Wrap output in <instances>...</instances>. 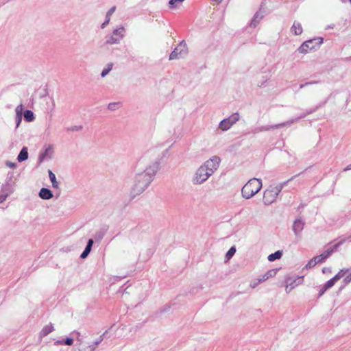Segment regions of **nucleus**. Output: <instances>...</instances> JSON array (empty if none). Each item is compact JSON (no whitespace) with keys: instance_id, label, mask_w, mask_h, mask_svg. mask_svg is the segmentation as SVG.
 <instances>
[{"instance_id":"obj_1","label":"nucleus","mask_w":351,"mask_h":351,"mask_svg":"<svg viewBox=\"0 0 351 351\" xmlns=\"http://www.w3.org/2000/svg\"><path fill=\"white\" fill-rule=\"evenodd\" d=\"M262 188V181L260 179H250L242 188L241 193L245 199H250L256 194Z\"/></svg>"},{"instance_id":"obj_2","label":"nucleus","mask_w":351,"mask_h":351,"mask_svg":"<svg viewBox=\"0 0 351 351\" xmlns=\"http://www.w3.org/2000/svg\"><path fill=\"white\" fill-rule=\"evenodd\" d=\"M280 191L281 188L278 186H270L264 192L263 197L264 203L270 204L275 202Z\"/></svg>"},{"instance_id":"obj_3","label":"nucleus","mask_w":351,"mask_h":351,"mask_svg":"<svg viewBox=\"0 0 351 351\" xmlns=\"http://www.w3.org/2000/svg\"><path fill=\"white\" fill-rule=\"evenodd\" d=\"M348 269H342L339 271V272L331 279L328 280L326 284L323 286V287L319 291V295H322L325 291L330 288L332 287L339 280L343 277L346 276V275L348 274Z\"/></svg>"},{"instance_id":"obj_4","label":"nucleus","mask_w":351,"mask_h":351,"mask_svg":"<svg viewBox=\"0 0 351 351\" xmlns=\"http://www.w3.org/2000/svg\"><path fill=\"white\" fill-rule=\"evenodd\" d=\"M322 42V40L317 41L315 39L307 40L298 48V51L301 53H307L311 50L318 48Z\"/></svg>"},{"instance_id":"obj_5","label":"nucleus","mask_w":351,"mask_h":351,"mask_svg":"<svg viewBox=\"0 0 351 351\" xmlns=\"http://www.w3.org/2000/svg\"><path fill=\"white\" fill-rule=\"evenodd\" d=\"M211 175V171H208V169L203 165L197 171L194 178V182L196 184H201L206 181Z\"/></svg>"},{"instance_id":"obj_6","label":"nucleus","mask_w":351,"mask_h":351,"mask_svg":"<svg viewBox=\"0 0 351 351\" xmlns=\"http://www.w3.org/2000/svg\"><path fill=\"white\" fill-rule=\"evenodd\" d=\"M125 30L121 27L113 31L112 36L106 40L107 44L113 45L118 43L123 38Z\"/></svg>"},{"instance_id":"obj_7","label":"nucleus","mask_w":351,"mask_h":351,"mask_svg":"<svg viewBox=\"0 0 351 351\" xmlns=\"http://www.w3.org/2000/svg\"><path fill=\"white\" fill-rule=\"evenodd\" d=\"M187 53V46L186 43H180L177 47L171 53L169 60H175L183 57Z\"/></svg>"},{"instance_id":"obj_8","label":"nucleus","mask_w":351,"mask_h":351,"mask_svg":"<svg viewBox=\"0 0 351 351\" xmlns=\"http://www.w3.org/2000/svg\"><path fill=\"white\" fill-rule=\"evenodd\" d=\"M239 119V114L238 113H234L232 114L228 119H223L219 123V128L222 130H228L234 123H235Z\"/></svg>"},{"instance_id":"obj_9","label":"nucleus","mask_w":351,"mask_h":351,"mask_svg":"<svg viewBox=\"0 0 351 351\" xmlns=\"http://www.w3.org/2000/svg\"><path fill=\"white\" fill-rule=\"evenodd\" d=\"M219 162L220 158L217 156H213L212 158L207 160L204 166L208 169V171H211V174H213L214 171L219 167Z\"/></svg>"},{"instance_id":"obj_10","label":"nucleus","mask_w":351,"mask_h":351,"mask_svg":"<svg viewBox=\"0 0 351 351\" xmlns=\"http://www.w3.org/2000/svg\"><path fill=\"white\" fill-rule=\"evenodd\" d=\"M39 196L43 199H49L53 197V194L50 190L42 188L40 191Z\"/></svg>"},{"instance_id":"obj_11","label":"nucleus","mask_w":351,"mask_h":351,"mask_svg":"<svg viewBox=\"0 0 351 351\" xmlns=\"http://www.w3.org/2000/svg\"><path fill=\"white\" fill-rule=\"evenodd\" d=\"M291 32L295 35H300L303 32L301 24L298 22L295 21L292 25Z\"/></svg>"},{"instance_id":"obj_12","label":"nucleus","mask_w":351,"mask_h":351,"mask_svg":"<svg viewBox=\"0 0 351 351\" xmlns=\"http://www.w3.org/2000/svg\"><path fill=\"white\" fill-rule=\"evenodd\" d=\"M28 158V152L27 148L26 147H24L22 148L21 151L20 152L19 154L18 155L17 160L19 162H23Z\"/></svg>"},{"instance_id":"obj_13","label":"nucleus","mask_w":351,"mask_h":351,"mask_svg":"<svg viewBox=\"0 0 351 351\" xmlns=\"http://www.w3.org/2000/svg\"><path fill=\"white\" fill-rule=\"evenodd\" d=\"M339 245V243L335 244L332 247H328L326 251H324L322 254V256L325 260H326L335 251V250L337 249V247Z\"/></svg>"},{"instance_id":"obj_14","label":"nucleus","mask_w":351,"mask_h":351,"mask_svg":"<svg viewBox=\"0 0 351 351\" xmlns=\"http://www.w3.org/2000/svg\"><path fill=\"white\" fill-rule=\"evenodd\" d=\"M339 245V243L335 244L332 247H328L326 251H324L322 254V256L325 260H326L335 251V250L337 249V247Z\"/></svg>"},{"instance_id":"obj_15","label":"nucleus","mask_w":351,"mask_h":351,"mask_svg":"<svg viewBox=\"0 0 351 351\" xmlns=\"http://www.w3.org/2000/svg\"><path fill=\"white\" fill-rule=\"evenodd\" d=\"M114 10H115V7H112L108 11L107 14H106V20L101 24V28H104L105 26L107 24H108L110 19V16L114 13Z\"/></svg>"},{"instance_id":"obj_16","label":"nucleus","mask_w":351,"mask_h":351,"mask_svg":"<svg viewBox=\"0 0 351 351\" xmlns=\"http://www.w3.org/2000/svg\"><path fill=\"white\" fill-rule=\"evenodd\" d=\"M282 255V254L280 251H277L275 253L269 255L268 260L271 262L274 261L276 259H280Z\"/></svg>"},{"instance_id":"obj_17","label":"nucleus","mask_w":351,"mask_h":351,"mask_svg":"<svg viewBox=\"0 0 351 351\" xmlns=\"http://www.w3.org/2000/svg\"><path fill=\"white\" fill-rule=\"evenodd\" d=\"M53 330V327L51 324L47 325L43 328V330L41 331V335L43 336H46L48 334H49L50 332H51Z\"/></svg>"},{"instance_id":"obj_18","label":"nucleus","mask_w":351,"mask_h":351,"mask_svg":"<svg viewBox=\"0 0 351 351\" xmlns=\"http://www.w3.org/2000/svg\"><path fill=\"white\" fill-rule=\"evenodd\" d=\"M24 118L28 122L32 121L34 119V113L31 110H27L24 112Z\"/></svg>"},{"instance_id":"obj_19","label":"nucleus","mask_w":351,"mask_h":351,"mask_svg":"<svg viewBox=\"0 0 351 351\" xmlns=\"http://www.w3.org/2000/svg\"><path fill=\"white\" fill-rule=\"evenodd\" d=\"M49 176L50 180H51V182L52 183V186L54 188H57L58 187V182L56 181L55 174L51 171H49Z\"/></svg>"},{"instance_id":"obj_20","label":"nucleus","mask_w":351,"mask_h":351,"mask_svg":"<svg viewBox=\"0 0 351 351\" xmlns=\"http://www.w3.org/2000/svg\"><path fill=\"white\" fill-rule=\"evenodd\" d=\"M113 64L109 63L106 68H105L101 72V76L105 77L112 69Z\"/></svg>"},{"instance_id":"obj_21","label":"nucleus","mask_w":351,"mask_h":351,"mask_svg":"<svg viewBox=\"0 0 351 351\" xmlns=\"http://www.w3.org/2000/svg\"><path fill=\"white\" fill-rule=\"evenodd\" d=\"M236 252V249L235 247H232L228 251V252L226 253V257L228 260L230 259L233 256L234 254H235Z\"/></svg>"},{"instance_id":"obj_22","label":"nucleus","mask_w":351,"mask_h":351,"mask_svg":"<svg viewBox=\"0 0 351 351\" xmlns=\"http://www.w3.org/2000/svg\"><path fill=\"white\" fill-rule=\"evenodd\" d=\"M316 265H317L316 263V261L314 259V258H313L306 265L305 268L306 269H311V268L314 267Z\"/></svg>"},{"instance_id":"obj_23","label":"nucleus","mask_w":351,"mask_h":351,"mask_svg":"<svg viewBox=\"0 0 351 351\" xmlns=\"http://www.w3.org/2000/svg\"><path fill=\"white\" fill-rule=\"evenodd\" d=\"M120 106V103H119V102H117V103H116V102H114V103H110V104H108V109H110V110H115V109H116V108H117V106Z\"/></svg>"},{"instance_id":"obj_24","label":"nucleus","mask_w":351,"mask_h":351,"mask_svg":"<svg viewBox=\"0 0 351 351\" xmlns=\"http://www.w3.org/2000/svg\"><path fill=\"white\" fill-rule=\"evenodd\" d=\"M313 258L316 261L317 264L322 263H323V262H324L326 261L325 258H324V257L322 256V254H320L319 256H315Z\"/></svg>"},{"instance_id":"obj_25","label":"nucleus","mask_w":351,"mask_h":351,"mask_svg":"<svg viewBox=\"0 0 351 351\" xmlns=\"http://www.w3.org/2000/svg\"><path fill=\"white\" fill-rule=\"evenodd\" d=\"M184 0H170L169 4L171 8H174L176 6V3L182 2Z\"/></svg>"},{"instance_id":"obj_26","label":"nucleus","mask_w":351,"mask_h":351,"mask_svg":"<svg viewBox=\"0 0 351 351\" xmlns=\"http://www.w3.org/2000/svg\"><path fill=\"white\" fill-rule=\"evenodd\" d=\"M351 282V273L347 275L343 280L344 285H348Z\"/></svg>"},{"instance_id":"obj_27","label":"nucleus","mask_w":351,"mask_h":351,"mask_svg":"<svg viewBox=\"0 0 351 351\" xmlns=\"http://www.w3.org/2000/svg\"><path fill=\"white\" fill-rule=\"evenodd\" d=\"M265 274L269 278H271L276 274V271L275 269H271L267 271Z\"/></svg>"},{"instance_id":"obj_28","label":"nucleus","mask_w":351,"mask_h":351,"mask_svg":"<svg viewBox=\"0 0 351 351\" xmlns=\"http://www.w3.org/2000/svg\"><path fill=\"white\" fill-rule=\"evenodd\" d=\"M23 106L22 104H20L19 106H18L16 108V112L17 113V114H21V112L23 110Z\"/></svg>"},{"instance_id":"obj_29","label":"nucleus","mask_w":351,"mask_h":351,"mask_svg":"<svg viewBox=\"0 0 351 351\" xmlns=\"http://www.w3.org/2000/svg\"><path fill=\"white\" fill-rule=\"evenodd\" d=\"M301 226H302V224L300 221H295L294 226H293L294 230L296 231L297 228H302Z\"/></svg>"},{"instance_id":"obj_30","label":"nucleus","mask_w":351,"mask_h":351,"mask_svg":"<svg viewBox=\"0 0 351 351\" xmlns=\"http://www.w3.org/2000/svg\"><path fill=\"white\" fill-rule=\"evenodd\" d=\"M90 252V251H89L88 249L85 248V250H84V252L82 253V254L80 256L81 258H86L88 256V254H89Z\"/></svg>"},{"instance_id":"obj_31","label":"nucleus","mask_w":351,"mask_h":351,"mask_svg":"<svg viewBox=\"0 0 351 351\" xmlns=\"http://www.w3.org/2000/svg\"><path fill=\"white\" fill-rule=\"evenodd\" d=\"M73 343V339L72 338H66L64 341V343L68 346H71Z\"/></svg>"},{"instance_id":"obj_32","label":"nucleus","mask_w":351,"mask_h":351,"mask_svg":"<svg viewBox=\"0 0 351 351\" xmlns=\"http://www.w3.org/2000/svg\"><path fill=\"white\" fill-rule=\"evenodd\" d=\"M93 244V239H89V241H88V243H87V245L86 247V249H88L89 251H90Z\"/></svg>"},{"instance_id":"obj_33","label":"nucleus","mask_w":351,"mask_h":351,"mask_svg":"<svg viewBox=\"0 0 351 351\" xmlns=\"http://www.w3.org/2000/svg\"><path fill=\"white\" fill-rule=\"evenodd\" d=\"M322 272H323V273H324V274H325V273H327V272L330 273V272H331V269H330V268H328V267H324V268L322 269Z\"/></svg>"},{"instance_id":"obj_34","label":"nucleus","mask_w":351,"mask_h":351,"mask_svg":"<svg viewBox=\"0 0 351 351\" xmlns=\"http://www.w3.org/2000/svg\"><path fill=\"white\" fill-rule=\"evenodd\" d=\"M7 195H0V203L4 202L6 199Z\"/></svg>"},{"instance_id":"obj_35","label":"nucleus","mask_w":351,"mask_h":351,"mask_svg":"<svg viewBox=\"0 0 351 351\" xmlns=\"http://www.w3.org/2000/svg\"><path fill=\"white\" fill-rule=\"evenodd\" d=\"M82 129L81 126H75L73 128H71V129H69V130L74 131V130H80Z\"/></svg>"},{"instance_id":"obj_36","label":"nucleus","mask_w":351,"mask_h":351,"mask_svg":"<svg viewBox=\"0 0 351 351\" xmlns=\"http://www.w3.org/2000/svg\"><path fill=\"white\" fill-rule=\"evenodd\" d=\"M268 278H269L268 277V276H267V274H265L263 276V278L260 279V281H261H261H265V280H267Z\"/></svg>"},{"instance_id":"obj_37","label":"nucleus","mask_w":351,"mask_h":351,"mask_svg":"<svg viewBox=\"0 0 351 351\" xmlns=\"http://www.w3.org/2000/svg\"><path fill=\"white\" fill-rule=\"evenodd\" d=\"M268 278H269L268 277V276H267V274H265L263 276V278L260 279V281H261H261H265V280H267Z\"/></svg>"},{"instance_id":"obj_38","label":"nucleus","mask_w":351,"mask_h":351,"mask_svg":"<svg viewBox=\"0 0 351 351\" xmlns=\"http://www.w3.org/2000/svg\"><path fill=\"white\" fill-rule=\"evenodd\" d=\"M348 169H351V165H350L348 167H346L344 170L346 171V170H348Z\"/></svg>"},{"instance_id":"obj_39","label":"nucleus","mask_w":351,"mask_h":351,"mask_svg":"<svg viewBox=\"0 0 351 351\" xmlns=\"http://www.w3.org/2000/svg\"><path fill=\"white\" fill-rule=\"evenodd\" d=\"M141 176L143 177H145L146 176V174H142Z\"/></svg>"},{"instance_id":"obj_40","label":"nucleus","mask_w":351,"mask_h":351,"mask_svg":"<svg viewBox=\"0 0 351 351\" xmlns=\"http://www.w3.org/2000/svg\"><path fill=\"white\" fill-rule=\"evenodd\" d=\"M350 2L351 3V0H350Z\"/></svg>"}]
</instances>
